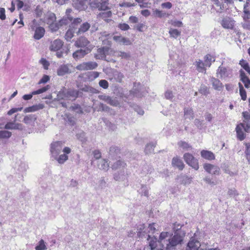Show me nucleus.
<instances>
[{
    "instance_id": "18",
    "label": "nucleus",
    "mask_w": 250,
    "mask_h": 250,
    "mask_svg": "<svg viewBox=\"0 0 250 250\" xmlns=\"http://www.w3.org/2000/svg\"><path fill=\"white\" fill-rule=\"evenodd\" d=\"M193 65L195 66L196 70L199 72L206 73V65L205 63L201 60H198L196 61L194 63Z\"/></svg>"
},
{
    "instance_id": "43",
    "label": "nucleus",
    "mask_w": 250,
    "mask_h": 250,
    "mask_svg": "<svg viewBox=\"0 0 250 250\" xmlns=\"http://www.w3.org/2000/svg\"><path fill=\"white\" fill-rule=\"evenodd\" d=\"M54 158L59 164H62L68 159V156L65 154H63Z\"/></svg>"
},
{
    "instance_id": "40",
    "label": "nucleus",
    "mask_w": 250,
    "mask_h": 250,
    "mask_svg": "<svg viewBox=\"0 0 250 250\" xmlns=\"http://www.w3.org/2000/svg\"><path fill=\"white\" fill-rule=\"evenodd\" d=\"M73 18L71 17H64L59 21L60 26L66 25L72 22Z\"/></svg>"
},
{
    "instance_id": "20",
    "label": "nucleus",
    "mask_w": 250,
    "mask_h": 250,
    "mask_svg": "<svg viewBox=\"0 0 250 250\" xmlns=\"http://www.w3.org/2000/svg\"><path fill=\"white\" fill-rule=\"evenodd\" d=\"M235 21L231 18L227 17L224 18L221 22L222 26L227 29H232L234 24Z\"/></svg>"
},
{
    "instance_id": "29",
    "label": "nucleus",
    "mask_w": 250,
    "mask_h": 250,
    "mask_svg": "<svg viewBox=\"0 0 250 250\" xmlns=\"http://www.w3.org/2000/svg\"><path fill=\"white\" fill-rule=\"evenodd\" d=\"M215 60L214 56L210 54H207L204 57V62L207 67H209L212 62H214Z\"/></svg>"
},
{
    "instance_id": "19",
    "label": "nucleus",
    "mask_w": 250,
    "mask_h": 250,
    "mask_svg": "<svg viewBox=\"0 0 250 250\" xmlns=\"http://www.w3.org/2000/svg\"><path fill=\"white\" fill-rule=\"evenodd\" d=\"M147 240L149 241V245L150 247L151 250H166L163 249L160 245L161 248H157V245L158 243V239L156 238H151L150 235L148 234L147 235Z\"/></svg>"
},
{
    "instance_id": "28",
    "label": "nucleus",
    "mask_w": 250,
    "mask_h": 250,
    "mask_svg": "<svg viewBox=\"0 0 250 250\" xmlns=\"http://www.w3.org/2000/svg\"><path fill=\"white\" fill-rule=\"evenodd\" d=\"M112 15V14L111 11L103 12L100 13L99 15L100 18L107 22L111 21L110 18L111 17Z\"/></svg>"
},
{
    "instance_id": "21",
    "label": "nucleus",
    "mask_w": 250,
    "mask_h": 250,
    "mask_svg": "<svg viewBox=\"0 0 250 250\" xmlns=\"http://www.w3.org/2000/svg\"><path fill=\"white\" fill-rule=\"evenodd\" d=\"M113 39L116 42L124 45H130L131 44V42L129 39L121 35H115L113 36Z\"/></svg>"
},
{
    "instance_id": "55",
    "label": "nucleus",
    "mask_w": 250,
    "mask_h": 250,
    "mask_svg": "<svg viewBox=\"0 0 250 250\" xmlns=\"http://www.w3.org/2000/svg\"><path fill=\"white\" fill-rule=\"evenodd\" d=\"M140 193L142 195L147 197L148 196V188L146 186H142L141 188L139 190Z\"/></svg>"
},
{
    "instance_id": "58",
    "label": "nucleus",
    "mask_w": 250,
    "mask_h": 250,
    "mask_svg": "<svg viewBox=\"0 0 250 250\" xmlns=\"http://www.w3.org/2000/svg\"><path fill=\"white\" fill-rule=\"evenodd\" d=\"M155 147V146L152 143H149L147 144L145 148V152L146 153H150L153 151L154 150V148Z\"/></svg>"
},
{
    "instance_id": "17",
    "label": "nucleus",
    "mask_w": 250,
    "mask_h": 250,
    "mask_svg": "<svg viewBox=\"0 0 250 250\" xmlns=\"http://www.w3.org/2000/svg\"><path fill=\"white\" fill-rule=\"evenodd\" d=\"M186 70V66L183 64H179L177 65L176 67H173V69L171 68L172 73L174 75H177L182 76Z\"/></svg>"
},
{
    "instance_id": "1",
    "label": "nucleus",
    "mask_w": 250,
    "mask_h": 250,
    "mask_svg": "<svg viewBox=\"0 0 250 250\" xmlns=\"http://www.w3.org/2000/svg\"><path fill=\"white\" fill-rule=\"evenodd\" d=\"M181 228L180 224L175 223L172 228L174 234L169 231L161 232L158 238L159 245L166 250H175L183 244L185 237L186 233L181 229Z\"/></svg>"
},
{
    "instance_id": "30",
    "label": "nucleus",
    "mask_w": 250,
    "mask_h": 250,
    "mask_svg": "<svg viewBox=\"0 0 250 250\" xmlns=\"http://www.w3.org/2000/svg\"><path fill=\"white\" fill-rule=\"evenodd\" d=\"M107 51L106 47L99 48L97 50V54L95 55L97 59H102L105 57V53Z\"/></svg>"
},
{
    "instance_id": "41",
    "label": "nucleus",
    "mask_w": 250,
    "mask_h": 250,
    "mask_svg": "<svg viewBox=\"0 0 250 250\" xmlns=\"http://www.w3.org/2000/svg\"><path fill=\"white\" fill-rule=\"evenodd\" d=\"M179 146L184 150H188L191 149V146L188 143L184 141H180L178 143Z\"/></svg>"
},
{
    "instance_id": "47",
    "label": "nucleus",
    "mask_w": 250,
    "mask_h": 250,
    "mask_svg": "<svg viewBox=\"0 0 250 250\" xmlns=\"http://www.w3.org/2000/svg\"><path fill=\"white\" fill-rule=\"evenodd\" d=\"M244 117L245 118V123L244 124L245 127L248 130L250 128V115L246 114L245 113H243Z\"/></svg>"
},
{
    "instance_id": "12",
    "label": "nucleus",
    "mask_w": 250,
    "mask_h": 250,
    "mask_svg": "<svg viewBox=\"0 0 250 250\" xmlns=\"http://www.w3.org/2000/svg\"><path fill=\"white\" fill-rule=\"evenodd\" d=\"M244 130L245 132L248 131L243 124H240L237 125L236 127L237 138L240 141L243 140L245 138V134L244 133Z\"/></svg>"
},
{
    "instance_id": "22",
    "label": "nucleus",
    "mask_w": 250,
    "mask_h": 250,
    "mask_svg": "<svg viewBox=\"0 0 250 250\" xmlns=\"http://www.w3.org/2000/svg\"><path fill=\"white\" fill-rule=\"evenodd\" d=\"M240 80L246 88L250 87V79L246 76L245 72L242 70H240Z\"/></svg>"
},
{
    "instance_id": "45",
    "label": "nucleus",
    "mask_w": 250,
    "mask_h": 250,
    "mask_svg": "<svg viewBox=\"0 0 250 250\" xmlns=\"http://www.w3.org/2000/svg\"><path fill=\"white\" fill-rule=\"evenodd\" d=\"M12 135V133L7 130L0 131V139H8Z\"/></svg>"
},
{
    "instance_id": "50",
    "label": "nucleus",
    "mask_w": 250,
    "mask_h": 250,
    "mask_svg": "<svg viewBox=\"0 0 250 250\" xmlns=\"http://www.w3.org/2000/svg\"><path fill=\"white\" fill-rule=\"evenodd\" d=\"M137 235L139 237H142L145 236V231L144 225H140L137 227Z\"/></svg>"
},
{
    "instance_id": "13",
    "label": "nucleus",
    "mask_w": 250,
    "mask_h": 250,
    "mask_svg": "<svg viewBox=\"0 0 250 250\" xmlns=\"http://www.w3.org/2000/svg\"><path fill=\"white\" fill-rule=\"evenodd\" d=\"M91 52L90 47H88V49H79L73 53V57L75 60H79L83 58L86 54Z\"/></svg>"
},
{
    "instance_id": "42",
    "label": "nucleus",
    "mask_w": 250,
    "mask_h": 250,
    "mask_svg": "<svg viewBox=\"0 0 250 250\" xmlns=\"http://www.w3.org/2000/svg\"><path fill=\"white\" fill-rule=\"evenodd\" d=\"M47 247L43 240L41 239L35 247L36 250H46Z\"/></svg>"
},
{
    "instance_id": "4",
    "label": "nucleus",
    "mask_w": 250,
    "mask_h": 250,
    "mask_svg": "<svg viewBox=\"0 0 250 250\" xmlns=\"http://www.w3.org/2000/svg\"><path fill=\"white\" fill-rule=\"evenodd\" d=\"M98 63L95 62H83L76 66V68L80 71H86L96 69Z\"/></svg>"
},
{
    "instance_id": "51",
    "label": "nucleus",
    "mask_w": 250,
    "mask_h": 250,
    "mask_svg": "<svg viewBox=\"0 0 250 250\" xmlns=\"http://www.w3.org/2000/svg\"><path fill=\"white\" fill-rule=\"evenodd\" d=\"M241 66L250 75V67L247 61L242 60L240 61Z\"/></svg>"
},
{
    "instance_id": "35",
    "label": "nucleus",
    "mask_w": 250,
    "mask_h": 250,
    "mask_svg": "<svg viewBox=\"0 0 250 250\" xmlns=\"http://www.w3.org/2000/svg\"><path fill=\"white\" fill-rule=\"evenodd\" d=\"M36 118L34 115H28L26 116L23 119V122L24 123L27 125H33Z\"/></svg>"
},
{
    "instance_id": "3",
    "label": "nucleus",
    "mask_w": 250,
    "mask_h": 250,
    "mask_svg": "<svg viewBox=\"0 0 250 250\" xmlns=\"http://www.w3.org/2000/svg\"><path fill=\"white\" fill-rule=\"evenodd\" d=\"M183 158L187 164L195 170L198 169L199 165L198 160L195 158L192 154L189 153H186L184 154Z\"/></svg>"
},
{
    "instance_id": "62",
    "label": "nucleus",
    "mask_w": 250,
    "mask_h": 250,
    "mask_svg": "<svg viewBox=\"0 0 250 250\" xmlns=\"http://www.w3.org/2000/svg\"><path fill=\"white\" fill-rule=\"evenodd\" d=\"M77 138L82 142L86 141L85 134L83 131H81L77 134Z\"/></svg>"
},
{
    "instance_id": "38",
    "label": "nucleus",
    "mask_w": 250,
    "mask_h": 250,
    "mask_svg": "<svg viewBox=\"0 0 250 250\" xmlns=\"http://www.w3.org/2000/svg\"><path fill=\"white\" fill-rule=\"evenodd\" d=\"M184 116L186 118L193 119L194 117L193 111L190 108H186L184 109Z\"/></svg>"
},
{
    "instance_id": "60",
    "label": "nucleus",
    "mask_w": 250,
    "mask_h": 250,
    "mask_svg": "<svg viewBox=\"0 0 250 250\" xmlns=\"http://www.w3.org/2000/svg\"><path fill=\"white\" fill-rule=\"evenodd\" d=\"M78 96V92L76 90H69L67 92V96L68 98H75Z\"/></svg>"
},
{
    "instance_id": "37",
    "label": "nucleus",
    "mask_w": 250,
    "mask_h": 250,
    "mask_svg": "<svg viewBox=\"0 0 250 250\" xmlns=\"http://www.w3.org/2000/svg\"><path fill=\"white\" fill-rule=\"evenodd\" d=\"M90 24L88 22H84L79 28L77 34H80L87 31L90 28Z\"/></svg>"
},
{
    "instance_id": "39",
    "label": "nucleus",
    "mask_w": 250,
    "mask_h": 250,
    "mask_svg": "<svg viewBox=\"0 0 250 250\" xmlns=\"http://www.w3.org/2000/svg\"><path fill=\"white\" fill-rule=\"evenodd\" d=\"M238 85L239 88V92L241 97V99L245 101L247 99L246 92L244 88L243 84L241 83H239Z\"/></svg>"
},
{
    "instance_id": "48",
    "label": "nucleus",
    "mask_w": 250,
    "mask_h": 250,
    "mask_svg": "<svg viewBox=\"0 0 250 250\" xmlns=\"http://www.w3.org/2000/svg\"><path fill=\"white\" fill-rule=\"evenodd\" d=\"M169 33L171 37L177 38L181 34V31H178L177 29L170 28L169 31Z\"/></svg>"
},
{
    "instance_id": "24",
    "label": "nucleus",
    "mask_w": 250,
    "mask_h": 250,
    "mask_svg": "<svg viewBox=\"0 0 250 250\" xmlns=\"http://www.w3.org/2000/svg\"><path fill=\"white\" fill-rule=\"evenodd\" d=\"M56 17L55 15L51 12H47L44 18L43 21L47 24L53 23L56 21Z\"/></svg>"
},
{
    "instance_id": "7",
    "label": "nucleus",
    "mask_w": 250,
    "mask_h": 250,
    "mask_svg": "<svg viewBox=\"0 0 250 250\" xmlns=\"http://www.w3.org/2000/svg\"><path fill=\"white\" fill-rule=\"evenodd\" d=\"M217 76L221 78H226L232 76V70L223 66H219L216 73Z\"/></svg>"
},
{
    "instance_id": "11",
    "label": "nucleus",
    "mask_w": 250,
    "mask_h": 250,
    "mask_svg": "<svg viewBox=\"0 0 250 250\" xmlns=\"http://www.w3.org/2000/svg\"><path fill=\"white\" fill-rule=\"evenodd\" d=\"M100 10H106L110 8L108 7V0H95L93 3Z\"/></svg>"
},
{
    "instance_id": "44",
    "label": "nucleus",
    "mask_w": 250,
    "mask_h": 250,
    "mask_svg": "<svg viewBox=\"0 0 250 250\" xmlns=\"http://www.w3.org/2000/svg\"><path fill=\"white\" fill-rule=\"evenodd\" d=\"M120 149L117 146H111L110 148L109 153V155L112 157L114 156L115 154L117 155L120 153Z\"/></svg>"
},
{
    "instance_id": "52",
    "label": "nucleus",
    "mask_w": 250,
    "mask_h": 250,
    "mask_svg": "<svg viewBox=\"0 0 250 250\" xmlns=\"http://www.w3.org/2000/svg\"><path fill=\"white\" fill-rule=\"evenodd\" d=\"M199 92L203 95H207L209 93V89L205 85H201L199 89Z\"/></svg>"
},
{
    "instance_id": "33",
    "label": "nucleus",
    "mask_w": 250,
    "mask_h": 250,
    "mask_svg": "<svg viewBox=\"0 0 250 250\" xmlns=\"http://www.w3.org/2000/svg\"><path fill=\"white\" fill-rule=\"evenodd\" d=\"M109 167V163L107 160L105 159H102L100 160L98 164V167L100 169L104 170H107Z\"/></svg>"
},
{
    "instance_id": "49",
    "label": "nucleus",
    "mask_w": 250,
    "mask_h": 250,
    "mask_svg": "<svg viewBox=\"0 0 250 250\" xmlns=\"http://www.w3.org/2000/svg\"><path fill=\"white\" fill-rule=\"evenodd\" d=\"M74 31L73 29H69L65 35V39L67 41H70L71 39L74 36Z\"/></svg>"
},
{
    "instance_id": "32",
    "label": "nucleus",
    "mask_w": 250,
    "mask_h": 250,
    "mask_svg": "<svg viewBox=\"0 0 250 250\" xmlns=\"http://www.w3.org/2000/svg\"><path fill=\"white\" fill-rule=\"evenodd\" d=\"M249 0H247L246 3L244 6V15L243 16L244 20H248L250 19V12L248 9Z\"/></svg>"
},
{
    "instance_id": "8",
    "label": "nucleus",
    "mask_w": 250,
    "mask_h": 250,
    "mask_svg": "<svg viewBox=\"0 0 250 250\" xmlns=\"http://www.w3.org/2000/svg\"><path fill=\"white\" fill-rule=\"evenodd\" d=\"M72 67V66L69 64L61 65L57 69V75L59 76H63L66 74L71 73L72 71L70 68Z\"/></svg>"
},
{
    "instance_id": "31",
    "label": "nucleus",
    "mask_w": 250,
    "mask_h": 250,
    "mask_svg": "<svg viewBox=\"0 0 250 250\" xmlns=\"http://www.w3.org/2000/svg\"><path fill=\"white\" fill-rule=\"evenodd\" d=\"M172 165L177 167L179 169L182 170L184 167V164L182 161L178 157H174L172 159Z\"/></svg>"
},
{
    "instance_id": "25",
    "label": "nucleus",
    "mask_w": 250,
    "mask_h": 250,
    "mask_svg": "<svg viewBox=\"0 0 250 250\" xmlns=\"http://www.w3.org/2000/svg\"><path fill=\"white\" fill-rule=\"evenodd\" d=\"M44 104H38L33 105L31 106L25 108L24 109L25 113L35 112L44 108Z\"/></svg>"
},
{
    "instance_id": "36",
    "label": "nucleus",
    "mask_w": 250,
    "mask_h": 250,
    "mask_svg": "<svg viewBox=\"0 0 250 250\" xmlns=\"http://www.w3.org/2000/svg\"><path fill=\"white\" fill-rule=\"evenodd\" d=\"M125 166L126 164L124 162L118 160L112 165L111 167L113 169L116 170L121 167H124Z\"/></svg>"
},
{
    "instance_id": "57",
    "label": "nucleus",
    "mask_w": 250,
    "mask_h": 250,
    "mask_svg": "<svg viewBox=\"0 0 250 250\" xmlns=\"http://www.w3.org/2000/svg\"><path fill=\"white\" fill-rule=\"evenodd\" d=\"M165 97L167 99L170 100L172 101H174L175 99L174 98V96L173 95V92L170 90H167L165 92Z\"/></svg>"
},
{
    "instance_id": "9",
    "label": "nucleus",
    "mask_w": 250,
    "mask_h": 250,
    "mask_svg": "<svg viewBox=\"0 0 250 250\" xmlns=\"http://www.w3.org/2000/svg\"><path fill=\"white\" fill-rule=\"evenodd\" d=\"M204 168L207 172L211 174L219 175L220 174V168L217 166L210 164H205Z\"/></svg>"
},
{
    "instance_id": "2",
    "label": "nucleus",
    "mask_w": 250,
    "mask_h": 250,
    "mask_svg": "<svg viewBox=\"0 0 250 250\" xmlns=\"http://www.w3.org/2000/svg\"><path fill=\"white\" fill-rule=\"evenodd\" d=\"M99 72L97 71H89L85 73L81 74L78 77V81H92L99 76Z\"/></svg>"
},
{
    "instance_id": "16",
    "label": "nucleus",
    "mask_w": 250,
    "mask_h": 250,
    "mask_svg": "<svg viewBox=\"0 0 250 250\" xmlns=\"http://www.w3.org/2000/svg\"><path fill=\"white\" fill-rule=\"evenodd\" d=\"M200 246V243L198 241L192 239L188 243L186 250H199Z\"/></svg>"
},
{
    "instance_id": "53",
    "label": "nucleus",
    "mask_w": 250,
    "mask_h": 250,
    "mask_svg": "<svg viewBox=\"0 0 250 250\" xmlns=\"http://www.w3.org/2000/svg\"><path fill=\"white\" fill-rule=\"evenodd\" d=\"M50 86L49 85H47L45 86L40 88L37 90L33 91V94L34 95L40 94L42 93L47 90H48L50 88Z\"/></svg>"
},
{
    "instance_id": "15",
    "label": "nucleus",
    "mask_w": 250,
    "mask_h": 250,
    "mask_svg": "<svg viewBox=\"0 0 250 250\" xmlns=\"http://www.w3.org/2000/svg\"><path fill=\"white\" fill-rule=\"evenodd\" d=\"M4 128L6 129H22V125L21 124L17 123L16 122V119L12 122H8L4 126Z\"/></svg>"
},
{
    "instance_id": "59",
    "label": "nucleus",
    "mask_w": 250,
    "mask_h": 250,
    "mask_svg": "<svg viewBox=\"0 0 250 250\" xmlns=\"http://www.w3.org/2000/svg\"><path fill=\"white\" fill-rule=\"evenodd\" d=\"M29 27L32 30H34L36 28H39L40 26H39L38 21L35 19H34L29 23Z\"/></svg>"
},
{
    "instance_id": "6",
    "label": "nucleus",
    "mask_w": 250,
    "mask_h": 250,
    "mask_svg": "<svg viewBox=\"0 0 250 250\" xmlns=\"http://www.w3.org/2000/svg\"><path fill=\"white\" fill-rule=\"evenodd\" d=\"M75 45L78 48H85L88 49L90 47L91 51L93 48V45L90 44V42L84 37H81L78 38L75 42Z\"/></svg>"
},
{
    "instance_id": "61",
    "label": "nucleus",
    "mask_w": 250,
    "mask_h": 250,
    "mask_svg": "<svg viewBox=\"0 0 250 250\" xmlns=\"http://www.w3.org/2000/svg\"><path fill=\"white\" fill-rule=\"evenodd\" d=\"M106 103L112 106H116L119 104V103L117 100L115 99H112L110 97H109Z\"/></svg>"
},
{
    "instance_id": "5",
    "label": "nucleus",
    "mask_w": 250,
    "mask_h": 250,
    "mask_svg": "<svg viewBox=\"0 0 250 250\" xmlns=\"http://www.w3.org/2000/svg\"><path fill=\"white\" fill-rule=\"evenodd\" d=\"M62 148V143L60 141H57L51 144L50 152L52 156L54 158H56L57 156L60 153Z\"/></svg>"
},
{
    "instance_id": "64",
    "label": "nucleus",
    "mask_w": 250,
    "mask_h": 250,
    "mask_svg": "<svg viewBox=\"0 0 250 250\" xmlns=\"http://www.w3.org/2000/svg\"><path fill=\"white\" fill-rule=\"evenodd\" d=\"M242 25L245 29L250 30V21L249 20H244Z\"/></svg>"
},
{
    "instance_id": "46",
    "label": "nucleus",
    "mask_w": 250,
    "mask_h": 250,
    "mask_svg": "<svg viewBox=\"0 0 250 250\" xmlns=\"http://www.w3.org/2000/svg\"><path fill=\"white\" fill-rule=\"evenodd\" d=\"M214 4L217 7L215 8L216 11L221 13L225 9L224 4H221L218 0H214Z\"/></svg>"
},
{
    "instance_id": "63",
    "label": "nucleus",
    "mask_w": 250,
    "mask_h": 250,
    "mask_svg": "<svg viewBox=\"0 0 250 250\" xmlns=\"http://www.w3.org/2000/svg\"><path fill=\"white\" fill-rule=\"evenodd\" d=\"M35 14L37 17H40L42 14V8L40 6H37L35 9Z\"/></svg>"
},
{
    "instance_id": "54",
    "label": "nucleus",
    "mask_w": 250,
    "mask_h": 250,
    "mask_svg": "<svg viewBox=\"0 0 250 250\" xmlns=\"http://www.w3.org/2000/svg\"><path fill=\"white\" fill-rule=\"evenodd\" d=\"M17 168L19 171L23 172L28 168V165L24 162H20Z\"/></svg>"
},
{
    "instance_id": "56",
    "label": "nucleus",
    "mask_w": 250,
    "mask_h": 250,
    "mask_svg": "<svg viewBox=\"0 0 250 250\" xmlns=\"http://www.w3.org/2000/svg\"><path fill=\"white\" fill-rule=\"evenodd\" d=\"M60 23L59 22V23H57V22H53V23H51L50 24H49V27L50 28V29L52 31V32H55L57 30H58L59 29V28H60Z\"/></svg>"
},
{
    "instance_id": "10",
    "label": "nucleus",
    "mask_w": 250,
    "mask_h": 250,
    "mask_svg": "<svg viewBox=\"0 0 250 250\" xmlns=\"http://www.w3.org/2000/svg\"><path fill=\"white\" fill-rule=\"evenodd\" d=\"M88 4V0H76L73 3V7L79 11L86 9Z\"/></svg>"
},
{
    "instance_id": "34",
    "label": "nucleus",
    "mask_w": 250,
    "mask_h": 250,
    "mask_svg": "<svg viewBox=\"0 0 250 250\" xmlns=\"http://www.w3.org/2000/svg\"><path fill=\"white\" fill-rule=\"evenodd\" d=\"M115 56L125 60H128L131 57L129 53L123 51L115 52Z\"/></svg>"
},
{
    "instance_id": "23",
    "label": "nucleus",
    "mask_w": 250,
    "mask_h": 250,
    "mask_svg": "<svg viewBox=\"0 0 250 250\" xmlns=\"http://www.w3.org/2000/svg\"><path fill=\"white\" fill-rule=\"evenodd\" d=\"M210 82L214 89L218 91H221L223 87L222 83L217 79L211 77L210 79Z\"/></svg>"
},
{
    "instance_id": "27",
    "label": "nucleus",
    "mask_w": 250,
    "mask_h": 250,
    "mask_svg": "<svg viewBox=\"0 0 250 250\" xmlns=\"http://www.w3.org/2000/svg\"><path fill=\"white\" fill-rule=\"evenodd\" d=\"M201 155L203 158L208 160H212L215 159L214 154L212 152L208 150H202L201 152Z\"/></svg>"
},
{
    "instance_id": "26",
    "label": "nucleus",
    "mask_w": 250,
    "mask_h": 250,
    "mask_svg": "<svg viewBox=\"0 0 250 250\" xmlns=\"http://www.w3.org/2000/svg\"><path fill=\"white\" fill-rule=\"evenodd\" d=\"M35 33L34 35V38L35 40H38L42 38L45 33V30L42 27L36 28L34 30Z\"/></svg>"
},
{
    "instance_id": "14",
    "label": "nucleus",
    "mask_w": 250,
    "mask_h": 250,
    "mask_svg": "<svg viewBox=\"0 0 250 250\" xmlns=\"http://www.w3.org/2000/svg\"><path fill=\"white\" fill-rule=\"evenodd\" d=\"M63 45V42L60 39H56L51 42L49 49L52 51H58Z\"/></svg>"
}]
</instances>
